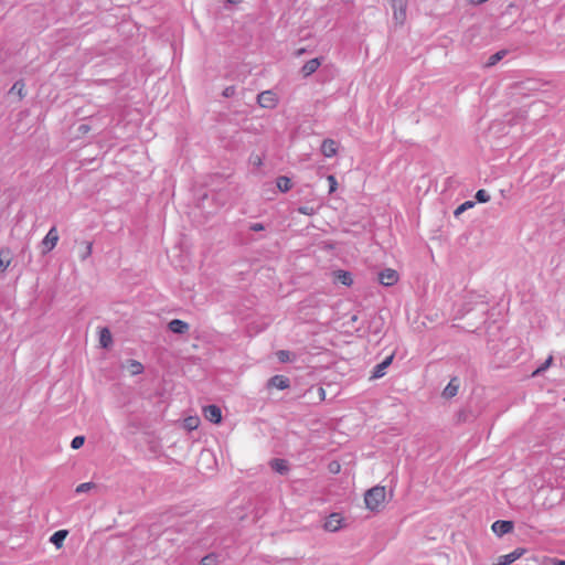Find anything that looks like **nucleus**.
<instances>
[{
  "instance_id": "f257e3e1",
  "label": "nucleus",
  "mask_w": 565,
  "mask_h": 565,
  "mask_svg": "<svg viewBox=\"0 0 565 565\" xmlns=\"http://www.w3.org/2000/svg\"><path fill=\"white\" fill-rule=\"evenodd\" d=\"M386 502V488L375 486L369 489L364 494V503L366 509L373 512L381 511Z\"/></svg>"
},
{
  "instance_id": "f03ea898",
  "label": "nucleus",
  "mask_w": 565,
  "mask_h": 565,
  "mask_svg": "<svg viewBox=\"0 0 565 565\" xmlns=\"http://www.w3.org/2000/svg\"><path fill=\"white\" fill-rule=\"evenodd\" d=\"M60 239L57 228L51 227L45 237L41 242L42 253L47 254L54 249Z\"/></svg>"
},
{
  "instance_id": "7ed1b4c3",
  "label": "nucleus",
  "mask_w": 565,
  "mask_h": 565,
  "mask_svg": "<svg viewBox=\"0 0 565 565\" xmlns=\"http://www.w3.org/2000/svg\"><path fill=\"white\" fill-rule=\"evenodd\" d=\"M257 103L262 108L273 109L278 104V97L273 90H264L257 96Z\"/></svg>"
},
{
  "instance_id": "20e7f679",
  "label": "nucleus",
  "mask_w": 565,
  "mask_h": 565,
  "mask_svg": "<svg viewBox=\"0 0 565 565\" xmlns=\"http://www.w3.org/2000/svg\"><path fill=\"white\" fill-rule=\"evenodd\" d=\"M526 553V550L523 547H518L513 552L501 555L497 558V561L493 563V565H510L520 557H522Z\"/></svg>"
},
{
  "instance_id": "39448f33",
  "label": "nucleus",
  "mask_w": 565,
  "mask_h": 565,
  "mask_svg": "<svg viewBox=\"0 0 565 565\" xmlns=\"http://www.w3.org/2000/svg\"><path fill=\"white\" fill-rule=\"evenodd\" d=\"M343 516L340 513H331L323 523V529L328 532H335L342 527Z\"/></svg>"
},
{
  "instance_id": "423d86ee",
  "label": "nucleus",
  "mask_w": 565,
  "mask_h": 565,
  "mask_svg": "<svg viewBox=\"0 0 565 565\" xmlns=\"http://www.w3.org/2000/svg\"><path fill=\"white\" fill-rule=\"evenodd\" d=\"M393 18L394 20L403 24L406 19V1L405 0H393Z\"/></svg>"
},
{
  "instance_id": "0eeeda50",
  "label": "nucleus",
  "mask_w": 565,
  "mask_h": 565,
  "mask_svg": "<svg viewBox=\"0 0 565 565\" xmlns=\"http://www.w3.org/2000/svg\"><path fill=\"white\" fill-rule=\"evenodd\" d=\"M398 279V273L392 268H386L379 274V281L386 287L395 285Z\"/></svg>"
},
{
  "instance_id": "6e6552de",
  "label": "nucleus",
  "mask_w": 565,
  "mask_h": 565,
  "mask_svg": "<svg viewBox=\"0 0 565 565\" xmlns=\"http://www.w3.org/2000/svg\"><path fill=\"white\" fill-rule=\"evenodd\" d=\"M203 415L205 419L213 424H220L222 420V411L216 405H209L203 407Z\"/></svg>"
},
{
  "instance_id": "1a4fd4ad",
  "label": "nucleus",
  "mask_w": 565,
  "mask_h": 565,
  "mask_svg": "<svg viewBox=\"0 0 565 565\" xmlns=\"http://www.w3.org/2000/svg\"><path fill=\"white\" fill-rule=\"evenodd\" d=\"M491 529L497 535L502 536L513 530V522L499 520L492 524Z\"/></svg>"
},
{
  "instance_id": "9d476101",
  "label": "nucleus",
  "mask_w": 565,
  "mask_h": 565,
  "mask_svg": "<svg viewBox=\"0 0 565 565\" xmlns=\"http://www.w3.org/2000/svg\"><path fill=\"white\" fill-rule=\"evenodd\" d=\"M321 152L327 158H332L338 153V142L333 139H324L321 143Z\"/></svg>"
},
{
  "instance_id": "9b49d317",
  "label": "nucleus",
  "mask_w": 565,
  "mask_h": 565,
  "mask_svg": "<svg viewBox=\"0 0 565 565\" xmlns=\"http://www.w3.org/2000/svg\"><path fill=\"white\" fill-rule=\"evenodd\" d=\"M268 386L276 387L278 390H286L290 386V382L289 379L284 375H275L269 380Z\"/></svg>"
},
{
  "instance_id": "f8f14e48",
  "label": "nucleus",
  "mask_w": 565,
  "mask_h": 565,
  "mask_svg": "<svg viewBox=\"0 0 565 565\" xmlns=\"http://www.w3.org/2000/svg\"><path fill=\"white\" fill-rule=\"evenodd\" d=\"M321 65V61L319 58H312L305 63L301 67V74L303 77H308L313 74L319 66Z\"/></svg>"
},
{
  "instance_id": "ddd939ff",
  "label": "nucleus",
  "mask_w": 565,
  "mask_h": 565,
  "mask_svg": "<svg viewBox=\"0 0 565 565\" xmlns=\"http://www.w3.org/2000/svg\"><path fill=\"white\" fill-rule=\"evenodd\" d=\"M68 535L67 530H58L50 537V542L57 548H62L64 545V541Z\"/></svg>"
},
{
  "instance_id": "4468645a",
  "label": "nucleus",
  "mask_w": 565,
  "mask_h": 565,
  "mask_svg": "<svg viewBox=\"0 0 565 565\" xmlns=\"http://www.w3.org/2000/svg\"><path fill=\"white\" fill-rule=\"evenodd\" d=\"M169 330L173 333H185L189 330V324L180 319H173L168 324Z\"/></svg>"
},
{
  "instance_id": "2eb2a0df",
  "label": "nucleus",
  "mask_w": 565,
  "mask_h": 565,
  "mask_svg": "<svg viewBox=\"0 0 565 565\" xmlns=\"http://www.w3.org/2000/svg\"><path fill=\"white\" fill-rule=\"evenodd\" d=\"M459 391V381L457 379H451L448 385L443 391V396L445 398H451L457 395Z\"/></svg>"
},
{
  "instance_id": "dca6fc26",
  "label": "nucleus",
  "mask_w": 565,
  "mask_h": 565,
  "mask_svg": "<svg viewBox=\"0 0 565 565\" xmlns=\"http://www.w3.org/2000/svg\"><path fill=\"white\" fill-rule=\"evenodd\" d=\"M393 358H394V354H391L382 363L377 364L374 367V371H373V377L374 379H379V377H382L384 375L385 369L392 363Z\"/></svg>"
},
{
  "instance_id": "f3484780",
  "label": "nucleus",
  "mask_w": 565,
  "mask_h": 565,
  "mask_svg": "<svg viewBox=\"0 0 565 565\" xmlns=\"http://www.w3.org/2000/svg\"><path fill=\"white\" fill-rule=\"evenodd\" d=\"M113 343V337L108 328H102L99 330V344L103 348H109Z\"/></svg>"
},
{
  "instance_id": "a211bd4d",
  "label": "nucleus",
  "mask_w": 565,
  "mask_h": 565,
  "mask_svg": "<svg viewBox=\"0 0 565 565\" xmlns=\"http://www.w3.org/2000/svg\"><path fill=\"white\" fill-rule=\"evenodd\" d=\"M12 256L9 248H2L0 250V269L4 271L11 264Z\"/></svg>"
},
{
  "instance_id": "6ab92c4d",
  "label": "nucleus",
  "mask_w": 565,
  "mask_h": 565,
  "mask_svg": "<svg viewBox=\"0 0 565 565\" xmlns=\"http://www.w3.org/2000/svg\"><path fill=\"white\" fill-rule=\"evenodd\" d=\"M126 367L130 375H139L143 372V365L137 360L127 361Z\"/></svg>"
},
{
  "instance_id": "aec40b11",
  "label": "nucleus",
  "mask_w": 565,
  "mask_h": 565,
  "mask_svg": "<svg viewBox=\"0 0 565 565\" xmlns=\"http://www.w3.org/2000/svg\"><path fill=\"white\" fill-rule=\"evenodd\" d=\"M335 278L338 281H340L344 286H351L353 284L352 276L349 271L345 270H338L335 271Z\"/></svg>"
},
{
  "instance_id": "412c9836",
  "label": "nucleus",
  "mask_w": 565,
  "mask_h": 565,
  "mask_svg": "<svg viewBox=\"0 0 565 565\" xmlns=\"http://www.w3.org/2000/svg\"><path fill=\"white\" fill-rule=\"evenodd\" d=\"M201 420H200V417L199 416H188L186 418H184L183 420V426L184 428H186L188 430H194L199 427Z\"/></svg>"
},
{
  "instance_id": "4be33fe9",
  "label": "nucleus",
  "mask_w": 565,
  "mask_h": 565,
  "mask_svg": "<svg viewBox=\"0 0 565 565\" xmlns=\"http://www.w3.org/2000/svg\"><path fill=\"white\" fill-rule=\"evenodd\" d=\"M11 93H15L20 99L25 97V84L23 81H18L13 84L10 89Z\"/></svg>"
},
{
  "instance_id": "5701e85b",
  "label": "nucleus",
  "mask_w": 565,
  "mask_h": 565,
  "mask_svg": "<svg viewBox=\"0 0 565 565\" xmlns=\"http://www.w3.org/2000/svg\"><path fill=\"white\" fill-rule=\"evenodd\" d=\"M291 186H292V183H291V180L288 177H279L277 179V188L281 192L289 191L291 189Z\"/></svg>"
},
{
  "instance_id": "b1692460",
  "label": "nucleus",
  "mask_w": 565,
  "mask_h": 565,
  "mask_svg": "<svg viewBox=\"0 0 565 565\" xmlns=\"http://www.w3.org/2000/svg\"><path fill=\"white\" fill-rule=\"evenodd\" d=\"M271 468L279 473H286L288 470L287 463L282 459H275L271 461Z\"/></svg>"
},
{
  "instance_id": "393cba45",
  "label": "nucleus",
  "mask_w": 565,
  "mask_h": 565,
  "mask_svg": "<svg viewBox=\"0 0 565 565\" xmlns=\"http://www.w3.org/2000/svg\"><path fill=\"white\" fill-rule=\"evenodd\" d=\"M475 206V202L473 201H466L463 202L462 204H460L454 212L455 216H459L461 213H463L465 211L471 209Z\"/></svg>"
},
{
  "instance_id": "a878e982",
  "label": "nucleus",
  "mask_w": 565,
  "mask_h": 565,
  "mask_svg": "<svg viewBox=\"0 0 565 565\" xmlns=\"http://www.w3.org/2000/svg\"><path fill=\"white\" fill-rule=\"evenodd\" d=\"M475 198L479 203H487L490 201L489 193L483 189L478 190Z\"/></svg>"
},
{
  "instance_id": "bb28decb",
  "label": "nucleus",
  "mask_w": 565,
  "mask_h": 565,
  "mask_svg": "<svg viewBox=\"0 0 565 565\" xmlns=\"http://www.w3.org/2000/svg\"><path fill=\"white\" fill-rule=\"evenodd\" d=\"M93 252V244L90 242H86L85 246L81 253V258L84 260L88 258L92 255Z\"/></svg>"
},
{
  "instance_id": "cd10ccee",
  "label": "nucleus",
  "mask_w": 565,
  "mask_h": 565,
  "mask_svg": "<svg viewBox=\"0 0 565 565\" xmlns=\"http://www.w3.org/2000/svg\"><path fill=\"white\" fill-rule=\"evenodd\" d=\"M200 565H217V557L213 554L206 555L201 559Z\"/></svg>"
},
{
  "instance_id": "c85d7f7f",
  "label": "nucleus",
  "mask_w": 565,
  "mask_h": 565,
  "mask_svg": "<svg viewBox=\"0 0 565 565\" xmlns=\"http://www.w3.org/2000/svg\"><path fill=\"white\" fill-rule=\"evenodd\" d=\"M85 443V437L84 436H76L73 438L72 443H71V447L73 449H79Z\"/></svg>"
},
{
  "instance_id": "c756f323",
  "label": "nucleus",
  "mask_w": 565,
  "mask_h": 565,
  "mask_svg": "<svg viewBox=\"0 0 565 565\" xmlns=\"http://www.w3.org/2000/svg\"><path fill=\"white\" fill-rule=\"evenodd\" d=\"M327 180L329 182V193L335 192L338 189V181H337L335 177L330 174V175H328Z\"/></svg>"
},
{
  "instance_id": "7c9ffc66",
  "label": "nucleus",
  "mask_w": 565,
  "mask_h": 565,
  "mask_svg": "<svg viewBox=\"0 0 565 565\" xmlns=\"http://www.w3.org/2000/svg\"><path fill=\"white\" fill-rule=\"evenodd\" d=\"M552 361H553V356H552V355H550V356H548V359H547V360H546V361H545V362H544L540 367H537V369L533 372V374H532V375H533V376H535V375H537V374L542 373L543 371H545V370L551 365Z\"/></svg>"
},
{
  "instance_id": "2f4dec72",
  "label": "nucleus",
  "mask_w": 565,
  "mask_h": 565,
  "mask_svg": "<svg viewBox=\"0 0 565 565\" xmlns=\"http://www.w3.org/2000/svg\"><path fill=\"white\" fill-rule=\"evenodd\" d=\"M93 487H94V483H92V482H84V483H81V484H78L76 487V492L77 493L86 492V491L90 490Z\"/></svg>"
},
{
  "instance_id": "473e14b6",
  "label": "nucleus",
  "mask_w": 565,
  "mask_h": 565,
  "mask_svg": "<svg viewBox=\"0 0 565 565\" xmlns=\"http://www.w3.org/2000/svg\"><path fill=\"white\" fill-rule=\"evenodd\" d=\"M503 54H504V52H498V53L491 55L488 64L494 65L497 62H499L502 58Z\"/></svg>"
},
{
  "instance_id": "72a5a7b5",
  "label": "nucleus",
  "mask_w": 565,
  "mask_h": 565,
  "mask_svg": "<svg viewBox=\"0 0 565 565\" xmlns=\"http://www.w3.org/2000/svg\"><path fill=\"white\" fill-rule=\"evenodd\" d=\"M340 469H341V466L338 461H332L330 465H329V471L331 473H339L340 472Z\"/></svg>"
},
{
  "instance_id": "f704fd0d",
  "label": "nucleus",
  "mask_w": 565,
  "mask_h": 565,
  "mask_svg": "<svg viewBox=\"0 0 565 565\" xmlns=\"http://www.w3.org/2000/svg\"><path fill=\"white\" fill-rule=\"evenodd\" d=\"M289 354L290 353L288 351L281 350L277 353V356H278L279 361L287 362V361H289Z\"/></svg>"
},
{
  "instance_id": "c9c22d12",
  "label": "nucleus",
  "mask_w": 565,
  "mask_h": 565,
  "mask_svg": "<svg viewBox=\"0 0 565 565\" xmlns=\"http://www.w3.org/2000/svg\"><path fill=\"white\" fill-rule=\"evenodd\" d=\"M299 213L305 215H312L315 213L313 207L311 206H301L298 209Z\"/></svg>"
},
{
  "instance_id": "e433bc0d",
  "label": "nucleus",
  "mask_w": 565,
  "mask_h": 565,
  "mask_svg": "<svg viewBox=\"0 0 565 565\" xmlns=\"http://www.w3.org/2000/svg\"><path fill=\"white\" fill-rule=\"evenodd\" d=\"M234 94H235V87L234 86H227L223 90V96L224 97H232Z\"/></svg>"
},
{
  "instance_id": "4c0bfd02",
  "label": "nucleus",
  "mask_w": 565,
  "mask_h": 565,
  "mask_svg": "<svg viewBox=\"0 0 565 565\" xmlns=\"http://www.w3.org/2000/svg\"><path fill=\"white\" fill-rule=\"evenodd\" d=\"M252 231L258 232L264 230V225L262 223H255L250 226Z\"/></svg>"
},
{
  "instance_id": "58836bf2",
  "label": "nucleus",
  "mask_w": 565,
  "mask_h": 565,
  "mask_svg": "<svg viewBox=\"0 0 565 565\" xmlns=\"http://www.w3.org/2000/svg\"><path fill=\"white\" fill-rule=\"evenodd\" d=\"M318 392H319L320 401H324L326 399V395H327L326 394V390L323 387H320Z\"/></svg>"
},
{
  "instance_id": "ea45409f",
  "label": "nucleus",
  "mask_w": 565,
  "mask_h": 565,
  "mask_svg": "<svg viewBox=\"0 0 565 565\" xmlns=\"http://www.w3.org/2000/svg\"><path fill=\"white\" fill-rule=\"evenodd\" d=\"M551 562L553 563V565H565V561L561 559L552 558Z\"/></svg>"
},
{
  "instance_id": "a19ab883",
  "label": "nucleus",
  "mask_w": 565,
  "mask_h": 565,
  "mask_svg": "<svg viewBox=\"0 0 565 565\" xmlns=\"http://www.w3.org/2000/svg\"><path fill=\"white\" fill-rule=\"evenodd\" d=\"M79 130H81L83 134H85V132H87V131L89 130V127H88L87 125H82V126L79 127Z\"/></svg>"
},
{
  "instance_id": "79ce46f5",
  "label": "nucleus",
  "mask_w": 565,
  "mask_h": 565,
  "mask_svg": "<svg viewBox=\"0 0 565 565\" xmlns=\"http://www.w3.org/2000/svg\"><path fill=\"white\" fill-rule=\"evenodd\" d=\"M228 3L237 4L241 3L243 0H225Z\"/></svg>"
},
{
  "instance_id": "37998d69",
  "label": "nucleus",
  "mask_w": 565,
  "mask_h": 565,
  "mask_svg": "<svg viewBox=\"0 0 565 565\" xmlns=\"http://www.w3.org/2000/svg\"><path fill=\"white\" fill-rule=\"evenodd\" d=\"M303 52H305V49H300V50H298V51H297V55L299 56V55H301Z\"/></svg>"
}]
</instances>
